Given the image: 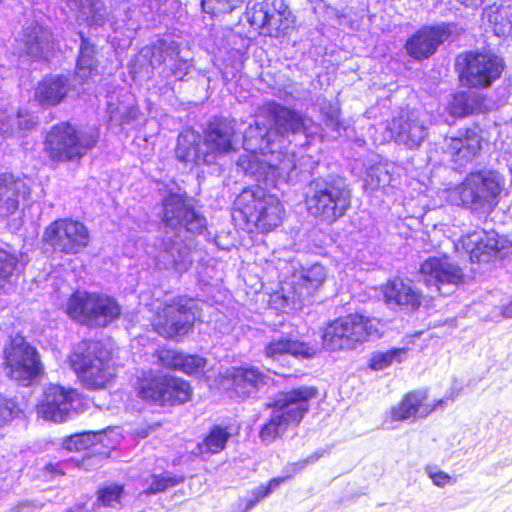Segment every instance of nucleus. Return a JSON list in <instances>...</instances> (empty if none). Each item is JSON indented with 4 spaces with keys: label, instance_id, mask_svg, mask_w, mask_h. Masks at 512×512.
I'll return each mask as SVG.
<instances>
[{
    "label": "nucleus",
    "instance_id": "5fc2aeb1",
    "mask_svg": "<svg viewBox=\"0 0 512 512\" xmlns=\"http://www.w3.org/2000/svg\"><path fill=\"white\" fill-rule=\"evenodd\" d=\"M158 51H166L167 48H166V42L165 41H160L159 42V46L156 48Z\"/></svg>",
    "mask_w": 512,
    "mask_h": 512
},
{
    "label": "nucleus",
    "instance_id": "473e14b6",
    "mask_svg": "<svg viewBox=\"0 0 512 512\" xmlns=\"http://www.w3.org/2000/svg\"><path fill=\"white\" fill-rule=\"evenodd\" d=\"M21 272L22 265L19 255L0 246V289L13 284Z\"/></svg>",
    "mask_w": 512,
    "mask_h": 512
},
{
    "label": "nucleus",
    "instance_id": "09e8293b",
    "mask_svg": "<svg viewBox=\"0 0 512 512\" xmlns=\"http://www.w3.org/2000/svg\"><path fill=\"white\" fill-rule=\"evenodd\" d=\"M429 477L433 481L434 485L438 487H444L447 484L454 483L452 477L443 471L429 472Z\"/></svg>",
    "mask_w": 512,
    "mask_h": 512
},
{
    "label": "nucleus",
    "instance_id": "c756f323",
    "mask_svg": "<svg viewBox=\"0 0 512 512\" xmlns=\"http://www.w3.org/2000/svg\"><path fill=\"white\" fill-rule=\"evenodd\" d=\"M97 54V46L81 32L79 51L74 69V75L81 84L87 83L98 74L99 61Z\"/></svg>",
    "mask_w": 512,
    "mask_h": 512
},
{
    "label": "nucleus",
    "instance_id": "7ed1b4c3",
    "mask_svg": "<svg viewBox=\"0 0 512 512\" xmlns=\"http://www.w3.org/2000/svg\"><path fill=\"white\" fill-rule=\"evenodd\" d=\"M197 318L194 300L177 295L152 310L149 324L160 338L179 343L193 333Z\"/></svg>",
    "mask_w": 512,
    "mask_h": 512
},
{
    "label": "nucleus",
    "instance_id": "4468645a",
    "mask_svg": "<svg viewBox=\"0 0 512 512\" xmlns=\"http://www.w3.org/2000/svg\"><path fill=\"white\" fill-rule=\"evenodd\" d=\"M461 81L474 88L489 87L504 69L501 58L492 53L467 52L457 58Z\"/></svg>",
    "mask_w": 512,
    "mask_h": 512
},
{
    "label": "nucleus",
    "instance_id": "79ce46f5",
    "mask_svg": "<svg viewBox=\"0 0 512 512\" xmlns=\"http://www.w3.org/2000/svg\"><path fill=\"white\" fill-rule=\"evenodd\" d=\"M392 176L384 166L371 167L365 178V188L370 191L385 189L390 185Z\"/></svg>",
    "mask_w": 512,
    "mask_h": 512
},
{
    "label": "nucleus",
    "instance_id": "3c124183",
    "mask_svg": "<svg viewBox=\"0 0 512 512\" xmlns=\"http://www.w3.org/2000/svg\"><path fill=\"white\" fill-rule=\"evenodd\" d=\"M136 118H137V111H126L121 117V123L128 124L131 121L136 120Z\"/></svg>",
    "mask_w": 512,
    "mask_h": 512
},
{
    "label": "nucleus",
    "instance_id": "4be33fe9",
    "mask_svg": "<svg viewBox=\"0 0 512 512\" xmlns=\"http://www.w3.org/2000/svg\"><path fill=\"white\" fill-rule=\"evenodd\" d=\"M461 245L462 249L469 254L472 262H489L501 248L502 240L493 230L477 229L463 236L456 248Z\"/></svg>",
    "mask_w": 512,
    "mask_h": 512
},
{
    "label": "nucleus",
    "instance_id": "0eeeda50",
    "mask_svg": "<svg viewBox=\"0 0 512 512\" xmlns=\"http://www.w3.org/2000/svg\"><path fill=\"white\" fill-rule=\"evenodd\" d=\"M236 210L240 213L247 228L267 234L279 227L285 216L281 201L259 186L243 189L235 200Z\"/></svg>",
    "mask_w": 512,
    "mask_h": 512
},
{
    "label": "nucleus",
    "instance_id": "8fccbe9b",
    "mask_svg": "<svg viewBox=\"0 0 512 512\" xmlns=\"http://www.w3.org/2000/svg\"><path fill=\"white\" fill-rule=\"evenodd\" d=\"M161 425H162L161 422H155L152 424L140 426V427L136 428L134 433L138 438H146L151 432H153L157 428L161 427Z\"/></svg>",
    "mask_w": 512,
    "mask_h": 512
},
{
    "label": "nucleus",
    "instance_id": "9d476101",
    "mask_svg": "<svg viewBox=\"0 0 512 512\" xmlns=\"http://www.w3.org/2000/svg\"><path fill=\"white\" fill-rule=\"evenodd\" d=\"M247 21L259 37L284 38L295 28V17L280 0L256 2L247 11Z\"/></svg>",
    "mask_w": 512,
    "mask_h": 512
},
{
    "label": "nucleus",
    "instance_id": "a211bd4d",
    "mask_svg": "<svg viewBox=\"0 0 512 512\" xmlns=\"http://www.w3.org/2000/svg\"><path fill=\"white\" fill-rule=\"evenodd\" d=\"M389 130L397 143L409 149L420 147L428 135L425 115L415 110L402 112L393 118Z\"/></svg>",
    "mask_w": 512,
    "mask_h": 512
},
{
    "label": "nucleus",
    "instance_id": "cd10ccee",
    "mask_svg": "<svg viewBox=\"0 0 512 512\" xmlns=\"http://www.w3.org/2000/svg\"><path fill=\"white\" fill-rule=\"evenodd\" d=\"M263 353L266 358L272 360H278L286 355H290L296 359H310L316 356L317 351L309 343L282 337L267 343Z\"/></svg>",
    "mask_w": 512,
    "mask_h": 512
},
{
    "label": "nucleus",
    "instance_id": "f3484780",
    "mask_svg": "<svg viewBox=\"0 0 512 512\" xmlns=\"http://www.w3.org/2000/svg\"><path fill=\"white\" fill-rule=\"evenodd\" d=\"M268 376L255 366H236L220 377V384L231 397L248 398L267 384Z\"/></svg>",
    "mask_w": 512,
    "mask_h": 512
},
{
    "label": "nucleus",
    "instance_id": "a19ab883",
    "mask_svg": "<svg viewBox=\"0 0 512 512\" xmlns=\"http://www.w3.org/2000/svg\"><path fill=\"white\" fill-rule=\"evenodd\" d=\"M24 414V408L15 398H8L0 394V427L15 418L24 416Z\"/></svg>",
    "mask_w": 512,
    "mask_h": 512
},
{
    "label": "nucleus",
    "instance_id": "de8ad7c7",
    "mask_svg": "<svg viewBox=\"0 0 512 512\" xmlns=\"http://www.w3.org/2000/svg\"><path fill=\"white\" fill-rule=\"evenodd\" d=\"M325 125L336 133L333 137L347 136L348 126L340 119L338 107H332L330 111L326 113Z\"/></svg>",
    "mask_w": 512,
    "mask_h": 512
},
{
    "label": "nucleus",
    "instance_id": "9b49d317",
    "mask_svg": "<svg viewBox=\"0 0 512 512\" xmlns=\"http://www.w3.org/2000/svg\"><path fill=\"white\" fill-rule=\"evenodd\" d=\"M379 333L374 321L351 314L330 323L322 335V347L329 350L354 349Z\"/></svg>",
    "mask_w": 512,
    "mask_h": 512
},
{
    "label": "nucleus",
    "instance_id": "4c0bfd02",
    "mask_svg": "<svg viewBox=\"0 0 512 512\" xmlns=\"http://www.w3.org/2000/svg\"><path fill=\"white\" fill-rule=\"evenodd\" d=\"M408 349L403 348H393L387 352H378L375 353L369 363V367L372 370H383L389 367L392 363H401L407 358Z\"/></svg>",
    "mask_w": 512,
    "mask_h": 512
},
{
    "label": "nucleus",
    "instance_id": "72a5a7b5",
    "mask_svg": "<svg viewBox=\"0 0 512 512\" xmlns=\"http://www.w3.org/2000/svg\"><path fill=\"white\" fill-rule=\"evenodd\" d=\"M510 10L508 6L491 5L484 9L483 19L492 27L497 36H505L512 30V20L510 19Z\"/></svg>",
    "mask_w": 512,
    "mask_h": 512
},
{
    "label": "nucleus",
    "instance_id": "1a4fd4ad",
    "mask_svg": "<svg viewBox=\"0 0 512 512\" xmlns=\"http://www.w3.org/2000/svg\"><path fill=\"white\" fill-rule=\"evenodd\" d=\"M65 312L70 319L82 325L106 327L119 320L122 308L111 295L75 290L67 299Z\"/></svg>",
    "mask_w": 512,
    "mask_h": 512
},
{
    "label": "nucleus",
    "instance_id": "5701e85b",
    "mask_svg": "<svg viewBox=\"0 0 512 512\" xmlns=\"http://www.w3.org/2000/svg\"><path fill=\"white\" fill-rule=\"evenodd\" d=\"M481 149V137L476 129L459 131L458 136L444 139L443 150L451 161L463 166L472 161Z\"/></svg>",
    "mask_w": 512,
    "mask_h": 512
},
{
    "label": "nucleus",
    "instance_id": "a878e982",
    "mask_svg": "<svg viewBox=\"0 0 512 512\" xmlns=\"http://www.w3.org/2000/svg\"><path fill=\"white\" fill-rule=\"evenodd\" d=\"M388 306L405 310H416L421 305L422 295L410 282L395 278L387 282L383 289Z\"/></svg>",
    "mask_w": 512,
    "mask_h": 512
},
{
    "label": "nucleus",
    "instance_id": "2f4dec72",
    "mask_svg": "<svg viewBox=\"0 0 512 512\" xmlns=\"http://www.w3.org/2000/svg\"><path fill=\"white\" fill-rule=\"evenodd\" d=\"M267 111L277 133L295 132L301 124V119L295 111L280 104H268Z\"/></svg>",
    "mask_w": 512,
    "mask_h": 512
},
{
    "label": "nucleus",
    "instance_id": "6e6552de",
    "mask_svg": "<svg viewBox=\"0 0 512 512\" xmlns=\"http://www.w3.org/2000/svg\"><path fill=\"white\" fill-rule=\"evenodd\" d=\"M316 394V388H296L284 393L269 404L274 413L260 427L259 438L261 441L272 443L290 427L298 426L308 411V401Z\"/></svg>",
    "mask_w": 512,
    "mask_h": 512
},
{
    "label": "nucleus",
    "instance_id": "b1692460",
    "mask_svg": "<svg viewBox=\"0 0 512 512\" xmlns=\"http://www.w3.org/2000/svg\"><path fill=\"white\" fill-rule=\"evenodd\" d=\"M350 201L351 192L342 179L326 184L322 189V222L331 224L342 217L350 207Z\"/></svg>",
    "mask_w": 512,
    "mask_h": 512
},
{
    "label": "nucleus",
    "instance_id": "393cba45",
    "mask_svg": "<svg viewBox=\"0 0 512 512\" xmlns=\"http://www.w3.org/2000/svg\"><path fill=\"white\" fill-rule=\"evenodd\" d=\"M71 90L69 78L63 74H48L34 88V100L42 107H55L68 97Z\"/></svg>",
    "mask_w": 512,
    "mask_h": 512
},
{
    "label": "nucleus",
    "instance_id": "603ef678",
    "mask_svg": "<svg viewBox=\"0 0 512 512\" xmlns=\"http://www.w3.org/2000/svg\"><path fill=\"white\" fill-rule=\"evenodd\" d=\"M462 5L466 7H478L483 3V0H458Z\"/></svg>",
    "mask_w": 512,
    "mask_h": 512
},
{
    "label": "nucleus",
    "instance_id": "2eb2a0df",
    "mask_svg": "<svg viewBox=\"0 0 512 512\" xmlns=\"http://www.w3.org/2000/svg\"><path fill=\"white\" fill-rule=\"evenodd\" d=\"M63 447L70 452H82L91 450L84 454L81 459L74 460V466L79 469L91 470L95 462H101L111 457L116 449V443L105 431H83L67 436L63 440Z\"/></svg>",
    "mask_w": 512,
    "mask_h": 512
},
{
    "label": "nucleus",
    "instance_id": "a18cd8bd",
    "mask_svg": "<svg viewBox=\"0 0 512 512\" xmlns=\"http://www.w3.org/2000/svg\"><path fill=\"white\" fill-rule=\"evenodd\" d=\"M71 463L74 464L73 459L46 463L41 469V477L43 481L50 482L57 478L66 476V469Z\"/></svg>",
    "mask_w": 512,
    "mask_h": 512
},
{
    "label": "nucleus",
    "instance_id": "ddd939ff",
    "mask_svg": "<svg viewBox=\"0 0 512 512\" xmlns=\"http://www.w3.org/2000/svg\"><path fill=\"white\" fill-rule=\"evenodd\" d=\"M82 399L81 392L76 388L48 383L35 405V412L37 417L44 421L65 423L80 412L76 405L80 404Z\"/></svg>",
    "mask_w": 512,
    "mask_h": 512
},
{
    "label": "nucleus",
    "instance_id": "58836bf2",
    "mask_svg": "<svg viewBox=\"0 0 512 512\" xmlns=\"http://www.w3.org/2000/svg\"><path fill=\"white\" fill-rule=\"evenodd\" d=\"M184 481L185 476L183 475L164 476L162 474H153L150 484L143 493L147 496L163 493L170 488L184 483Z\"/></svg>",
    "mask_w": 512,
    "mask_h": 512
},
{
    "label": "nucleus",
    "instance_id": "f257e3e1",
    "mask_svg": "<svg viewBox=\"0 0 512 512\" xmlns=\"http://www.w3.org/2000/svg\"><path fill=\"white\" fill-rule=\"evenodd\" d=\"M70 369L82 388L101 391L112 386L121 366L112 348L95 339H84L68 355Z\"/></svg>",
    "mask_w": 512,
    "mask_h": 512
},
{
    "label": "nucleus",
    "instance_id": "bb28decb",
    "mask_svg": "<svg viewBox=\"0 0 512 512\" xmlns=\"http://www.w3.org/2000/svg\"><path fill=\"white\" fill-rule=\"evenodd\" d=\"M239 432V425H212L202 438L201 442L197 444L199 454L212 456L222 453L228 447L230 440L233 437H237Z\"/></svg>",
    "mask_w": 512,
    "mask_h": 512
},
{
    "label": "nucleus",
    "instance_id": "49530a36",
    "mask_svg": "<svg viewBox=\"0 0 512 512\" xmlns=\"http://www.w3.org/2000/svg\"><path fill=\"white\" fill-rule=\"evenodd\" d=\"M180 355L181 350L166 347L159 348L154 352L158 364L171 371L177 370Z\"/></svg>",
    "mask_w": 512,
    "mask_h": 512
},
{
    "label": "nucleus",
    "instance_id": "7c9ffc66",
    "mask_svg": "<svg viewBox=\"0 0 512 512\" xmlns=\"http://www.w3.org/2000/svg\"><path fill=\"white\" fill-rule=\"evenodd\" d=\"M233 134L232 128L225 121L216 119L210 122L204 139L209 153L220 155L233 151Z\"/></svg>",
    "mask_w": 512,
    "mask_h": 512
},
{
    "label": "nucleus",
    "instance_id": "f704fd0d",
    "mask_svg": "<svg viewBox=\"0 0 512 512\" xmlns=\"http://www.w3.org/2000/svg\"><path fill=\"white\" fill-rule=\"evenodd\" d=\"M481 104V97L475 92H459L453 95L448 109L452 116L465 117L478 112Z\"/></svg>",
    "mask_w": 512,
    "mask_h": 512
},
{
    "label": "nucleus",
    "instance_id": "c03bdc74",
    "mask_svg": "<svg viewBox=\"0 0 512 512\" xmlns=\"http://www.w3.org/2000/svg\"><path fill=\"white\" fill-rule=\"evenodd\" d=\"M175 154L178 161L182 163L198 164L201 160L199 144L192 142H179L175 148ZM205 161L204 156L202 157Z\"/></svg>",
    "mask_w": 512,
    "mask_h": 512
},
{
    "label": "nucleus",
    "instance_id": "ea45409f",
    "mask_svg": "<svg viewBox=\"0 0 512 512\" xmlns=\"http://www.w3.org/2000/svg\"><path fill=\"white\" fill-rule=\"evenodd\" d=\"M207 360L198 354H188L181 351L177 370L187 376H195L204 371Z\"/></svg>",
    "mask_w": 512,
    "mask_h": 512
},
{
    "label": "nucleus",
    "instance_id": "aec40b11",
    "mask_svg": "<svg viewBox=\"0 0 512 512\" xmlns=\"http://www.w3.org/2000/svg\"><path fill=\"white\" fill-rule=\"evenodd\" d=\"M449 24L423 27L415 32L405 44L408 55L416 60L427 59L449 38Z\"/></svg>",
    "mask_w": 512,
    "mask_h": 512
},
{
    "label": "nucleus",
    "instance_id": "37998d69",
    "mask_svg": "<svg viewBox=\"0 0 512 512\" xmlns=\"http://www.w3.org/2000/svg\"><path fill=\"white\" fill-rule=\"evenodd\" d=\"M246 0H201L203 11L212 15L227 14L243 6Z\"/></svg>",
    "mask_w": 512,
    "mask_h": 512
},
{
    "label": "nucleus",
    "instance_id": "c9c22d12",
    "mask_svg": "<svg viewBox=\"0 0 512 512\" xmlns=\"http://www.w3.org/2000/svg\"><path fill=\"white\" fill-rule=\"evenodd\" d=\"M125 485L119 482H109L100 485L96 490L95 505L103 508L120 504L125 495Z\"/></svg>",
    "mask_w": 512,
    "mask_h": 512
},
{
    "label": "nucleus",
    "instance_id": "f03ea898",
    "mask_svg": "<svg viewBox=\"0 0 512 512\" xmlns=\"http://www.w3.org/2000/svg\"><path fill=\"white\" fill-rule=\"evenodd\" d=\"M135 395L144 403L159 407H179L194 397L192 383L170 373L143 371L133 386Z\"/></svg>",
    "mask_w": 512,
    "mask_h": 512
},
{
    "label": "nucleus",
    "instance_id": "f8f14e48",
    "mask_svg": "<svg viewBox=\"0 0 512 512\" xmlns=\"http://www.w3.org/2000/svg\"><path fill=\"white\" fill-rule=\"evenodd\" d=\"M91 242L88 227L80 220L71 217L57 218L44 229L42 243L53 253L77 255L82 253Z\"/></svg>",
    "mask_w": 512,
    "mask_h": 512
},
{
    "label": "nucleus",
    "instance_id": "dca6fc26",
    "mask_svg": "<svg viewBox=\"0 0 512 512\" xmlns=\"http://www.w3.org/2000/svg\"><path fill=\"white\" fill-rule=\"evenodd\" d=\"M420 277L427 287H433L436 292L448 295L452 289L443 291V288L456 287L463 280V272L448 256L442 255L426 259L421 264Z\"/></svg>",
    "mask_w": 512,
    "mask_h": 512
},
{
    "label": "nucleus",
    "instance_id": "c85d7f7f",
    "mask_svg": "<svg viewBox=\"0 0 512 512\" xmlns=\"http://www.w3.org/2000/svg\"><path fill=\"white\" fill-rule=\"evenodd\" d=\"M29 194L25 183L10 173L0 174V215L8 217L19 208L20 196Z\"/></svg>",
    "mask_w": 512,
    "mask_h": 512
},
{
    "label": "nucleus",
    "instance_id": "864d4df0",
    "mask_svg": "<svg viewBox=\"0 0 512 512\" xmlns=\"http://www.w3.org/2000/svg\"><path fill=\"white\" fill-rule=\"evenodd\" d=\"M504 315L506 317H512V302L505 308Z\"/></svg>",
    "mask_w": 512,
    "mask_h": 512
},
{
    "label": "nucleus",
    "instance_id": "e433bc0d",
    "mask_svg": "<svg viewBox=\"0 0 512 512\" xmlns=\"http://www.w3.org/2000/svg\"><path fill=\"white\" fill-rule=\"evenodd\" d=\"M292 475L278 476L271 478L266 484L258 486L252 491V498L245 501L244 512H248L259 502L275 492L279 486L290 480Z\"/></svg>",
    "mask_w": 512,
    "mask_h": 512
},
{
    "label": "nucleus",
    "instance_id": "39448f33",
    "mask_svg": "<svg viewBox=\"0 0 512 512\" xmlns=\"http://www.w3.org/2000/svg\"><path fill=\"white\" fill-rule=\"evenodd\" d=\"M502 189L501 176L493 171L470 173L459 185L446 189L444 197L452 205L476 214H487L496 206Z\"/></svg>",
    "mask_w": 512,
    "mask_h": 512
},
{
    "label": "nucleus",
    "instance_id": "412c9836",
    "mask_svg": "<svg viewBox=\"0 0 512 512\" xmlns=\"http://www.w3.org/2000/svg\"><path fill=\"white\" fill-rule=\"evenodd\" d=\"M427 398L426 390H416L408 393L397 406L391 409V421H405L417 417L424 418L438 408H443L447 400H454L453 396H446L433 403H428Z\"/></svg>",
    "mask_w": 512,
    "mask_h": 512
},
{
    "label": "nucleus",
    "instance_id": "6ab92c4d",
    "mask_svg": "<svg viewBox=\"0 0 512 512\" xmlns=\"http://www.w3.org/2000/svg\"><path fill=\"white\" fill-rule=\"evenodd\" d=\"M161 221L171 228L183 227L192 231L194 223L204 220L190 203L186 193H168L161 201Z\"/></svg>",
    "mask_w": 512,
    "mask_h": 512
},
{
    "label": "nucleus",
    "instance_id": "20e7f679",
    "mask_svg": "<svg viewBox=\"0 0 512 512\" xmlns=\"http://www.w3.org/2000/svg\"><path fill=\"white\" fill-rule=\"evenodd\" d=\"M97 142V135L84 132L70 121H61L46 132L43 152L55 164L80 163Z\"/></svg>",
    "mask_w": 512,
    "mask_h": 512
},
{
    "label": "nucleus",
    "instance_id": "423d86ee",
    "mask_svg": "<svg viewBox=\"0 0 512 512\" xmlns=\"http://www.w3.org/2000/svg\"><path fill=\"white\" fill-rule=\"evenodd\" d=\"M1 365L6 378L19 387H31L46 374L40 352L22 335L9 338L2 350Z\"/></svg>",
    "mask_w": 512,
    "mask_h": 512
}]
</instances>
